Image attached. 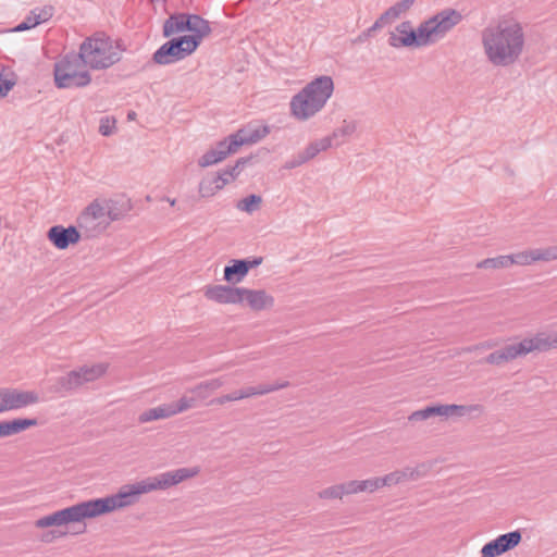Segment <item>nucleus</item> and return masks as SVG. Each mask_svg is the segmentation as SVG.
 Wrapping results in <instances>:
<instances>
[{
	"mask_svg": "<svg viewBox=\"0 0 557 557\" xmlns=\"http://www.w3.org/2000/svg\"><path fill=\"white\" fill-rule=\"evenodd\" d=\"M252 159H253V156L242 157L236 160L235 168H238L242 171L247 164H249L251 162Z\"/></svg>",
	"mask_w": 557,
	"mask_h": 557,
	"instance_id": "nucleus-52",
	"label": "nucleus"
},
{
	"mask_svg": "<svg viewBox=\"0 0 557 557\" xmlns=\"http://www.w3.org/2000/svg\"><path fill=\"white\" fill-rule=\"evenodd\" d=\"M482 44L493 65L508 66L520 58L524 46V34L518 23H499L482 32Z\"/></svg>",
	"mask_w": 557,
	"mask_h": 557,
	"instance_id": "nucleus-2",
	"label": "nucleus"
},
{
	"mask_svg": "<svg viewBox=\"0 0 557 557\" xmlns=\"http://www.w3.org/2000/svg\"><path fill=\"white\" fill-rule=\"evenodd\" d=\"M198 472V468H180L156 476H149L133 484H125L113 495L88 499L87 504L91 518L132 506L139 500L143 494L157 490H166L189 478H194Z\"/></svg>",
	"mask_w": 557,
	"mask_h": 557,
	"instance_id": "nucleus-1",
	"label": "nucleus"
},
{
	"mask_svg": "<svg viewBox=\"0 0 557 557\" xmlns=\"http://www.w3.org/2000/svg\"><path fill=\"white\" fill-rule=\"evenodd\" d=\"M42 541H45V542H48V541H49V539H48V534H47V535H45V536H42Z\"/></svg>",
	"mask_w": 557,
	"mask_h": 557,
	"instance_id": "nucleus-57",
	"label": "nucleus"
},
{
	"mask_svg": "<svg viewBox=\"0 0 557 557\" xmlns=\"http://www.w3.org/2000/svg\"><path fill=\"white\" fill-rule=\"evenodd\" d=\"M114 129H115V120H112V122L109 120V117H102L100 120L99 133L102 136L112 135Z\"/></svg>",
	"mask_w": 557,
	"mask_h": 557,
	"instance_id": "nucleus-42",
	"label": "nucleus"
},
{
	"mask_svg": "<svg viewBox=\"0 0 557 557\" xmlns=\"http://www.w3.org/2000/svg\"><path fill=\"white\" fill-rule=\"evenodd\" d=\"M211 176L218 186L221 185V189L231 181L230 176L227 175V173H225L224 169Z\"/></svg>",
	"mask_w": 557,
	"mask_h": 557,
	"instance_id": "nucleus-48",
	"label": "nucleus"
},
{
	"mask_svg": "<svg viewBox=\"0 0 557 557\" xmlns=\"http://www.w3.org/2000/svg\"><path fill=\"white\" fill-rule=\"evenodd\" d=\"M270 134V127L265 124L257 125L248 123L234 133L239 148L244 145L257 144Z\"/></svg>",
	"mask_w": 557,
	"mask_h": 557,
	"instance_id": "nucleus-23",
	"label": "nucleus"
},
{
	"mask_svg": "<svg viewBox=\"0 0 557 557\" xmlns=\"http://www.w3.org/2000/svg\"><path fill=\"white\" fill-rule=\"evenodd\" d=\"M83 235L77 226L61 224L52 225L47 231L48 240L60 250L67 249L70 246L78 244Z\"/></svg>",
	"mask_w": 557,
	"mask_h": 557,
	"instance_id": "nucleus-17",
	"label": "nucleus"
},
{
	"mask_svg": "<svg viewBox=\"0 0 557 557\" xmlns=\"http://www.w3.org/2000/svg\"><path fill=\"white\" fill-rule=\"evenodd\" d=\"M462 20V15L455 9H444L422 22L414 29L416 48L435 44L450 32Z\"/></svg>",
	"mask_w": 557,
	"mask_h": 557,
	"instance_id": "nucleus-4",
	"label": "nucleus"
},
{
	"mask_svg": "<svg viewBox=\"0 0 557 557\" xmlns=\"http://www.w3.org/2000/svg\"><path fill=\"white\" fill-rule=\"evenodd\" d=\"M221 189V185L218 186L211 175L203 177L199 183V195L202 198L211 197Z\"/></svg>",
	"mask_w": 557,
	"mask_h": 557,
	"instance_id": "nucleus-35",
	"label": "nucleus"
},
{
	"mask_svg": "<svg viewBox=\"0 0 557 557\" xmlns=\"http://www.w3.org/2000/svg\"><path fill=\"white\" fill-rule=\"evenodd\" d=\"M306 162L307 161L304 159V157L298 152L297 156H295L293 159L286 162L285 168L295 169L305 164Z\"/></svg>",
	"mask_w": 557,
	"mask_h": 557,
	"instance_id": "nucleus-50",
	"label": "nucleus"
},
{
	"mask_svg": "<svg viewBox=\"0 0 557 557\" xmlns=\"http://www.w3.org/2000/svg\"><path fill=\"white\" fill-rule=\"evenodd\" d=\"M79 51L85 60V65L94 70H103L112 66L121 60V53L113 50L112 40L104 34L86 38Z\"/></svg>",
	"mask_w": 557,
	"mask_h": 557,
	"instance_id": "nucleus-6",
	"label": "nucleus"
},
{
	"mask_svg": "<svg viewBox=\"0 0 557 557\" xmlns=\"http://www.w3.org/2000/svg\"><path fill=\"white\" fill-rule=\"evenodd\" d=\"M223 385L222 379H211L208 381L200 382L190 389V393L198 399L208 398L214 391Z\"/></svg>",
	"mask_w": 557,
	"mask_h": 557,
	"instance_id": "nucleus-30",
	"label": "nucleus"
},
{
	"mask_svg": "<svg viewBox=\"0 0 557 557\" xmlns=\"http://www.w3.org/2000/svg\"><path fill=\"white\" fill-rule=\"evenodd\" d=\"M103 207L106 216L110 219V223L122 219L132 210L131 200L124 196L107 200Z\"/></svg>",
	"mask_w": 557,
	"mask_h": 557,
	"instance_id": "nucleus-27",
	"label": "nucleus"
},
{
	"mask_svg": "<svg viewBox=\"0 0 557 557\" xmlns=\"http://www.w3.org/2000/svg\"><path fill=\"white\" fill-rule=\"evenodd\" d=\"M238 143L239 141H237L234 133L228 135L224 139L218 141L215 148L208 150L203 156H201L198 160V165L200 168H207L225 160L230 154L238 151Z\"/></svg>",
	"mask_w": 557,
	"mask_h": 557,
	"instance_id": "nucleus-15",
	"label": "nucleus"
},
{
	"mask_svg": "<svg viewBox=\"0 0 557 557\" xmlns=\"http://www.w3.org/2000/svg\"><path fill=\"white\" fill-rule=\"evenodd\" d=\"M344 495H350L361 492L360 490V481L352 480L345 483H342Z\"/></svg>",
	"mask_w": 557,
	"mask_h": 557,
	"instance_id": "nucleus-46",
	"label": "nucleus"
},
{
	"mask_svg": "<svg viewBox=\"0 0 557 557\" xmlns=\"http://www.w3.org/2000/svg\"><path fill=\"white\" fill-rule=\"evenodd\" d=\"M196 401H197V398L195 396H193V397H187V396L181 397L176 403L170 404L171 405L172 414L174 416L176 413L186 411V410L195 407L196 406Z\"/></svg>",
	"mask_w": 557,
	"mask_h": 557,
	"instance_id": "nucleus-36",
	"label": "nucleus"
},
{
	"mask_svg": "<svg viewBox=\"0 0 557 557\" xmlns=\"http://www.w3.org/2000/svg\"><path fill=\"white\" fill-rule=\"evenodd\" d=\"M462 20V15L455 9H444L422 22L414 29L416 48L435 44L450 32Z\"/></svg>",
	"mask_w": 557,
	"mask_h": 557,
	"instance_id": "nucleus-5",
	"label": "nucleus"
},
{
	"mask_svg": "<svg viewBox=\"0 0 557 557\" xmlns=\"http://www.w3.org/2000/svg\"><path fill=\"white\" fill-rule=\"evenodd\" d=\"M107 369L108 366L106 363H97L72 370L57 379L54 391L57 393L75 391L85 383L94 382L101 377L107 372Z\"/></svg>",
	"mask_w": 557,
	"mask_h": 557,
	"instance_id": "nucleus-10",
	"label": "nucleus"
},
{
	"mask_svg": "<svg viewBox=\"0 0 557 557\" xmlns=\"http://www.w3.org/2000/svg\"><path fill=\"white\" fill-rule=\"evenodd\" d=\"M76 223L82 235L90 239L99 236L108 228L110 219L106 216L103 205L95 199L77 216Z\"/></svg>",
	"mask_w": 557,
	"mask_h": 557,
	"instance_id": "nucleus-9",
	"label": "nucleus"
},
{
	"mask_svg": "<svg viewBox=\"0 0 557 557\" xmlns=\"http://www.w3.org/2000/svg\"><path fill=\"white\" fill-rule=\"evenodd\" d=\"M244 263H246V269L249 272L251 269L259 267L263 262L262 257H252L243 259Z\"/></svg>",
	"mask_w": 557,
	"mask_h": 557,
	"instance_id": "nucleus-51",
	"label": "nucleus"
},
{
	"mask_svg": "<svg viewBox=\"0 0 557 557\" xmlns=\"http://www.w3.org/2000/svg\"><path fill=\"white\" fill-rule=\"evenodd\" d=\"M476 412L478 414L483 412V406L475 405H446V404H433L429 405L420 410L413 411L408 420L411 422L428 420L433 417H463Z\"/></svg>",
	"mask_w": 557,
	"mask_h": 557,
	"instance_id": "nucleus-12",
	"label": "nucleus"
},
{
	"mask_svg": "<svg viewBox=\"0 0 557 557\" xmlns=\"http://www.w3.org/2000/svg\"><path fill=\"white\" fill-rule=\"evenodd\" d=\"M115 49V51L120 52V51H123L125 50V46H124V42L122 39H117L115 41V47H113V50Z\"/></svg>",
	"mask_w": 557,
	"mask_h": 557,
	"instance_id": "nucleus-55",
	"label": "nucleus"
},
{
	"mask_svg": "<svg viewBox=\"0 0 557 557\" xmlns=\"http://www.w3.org/2000/svg\"><path fill=\"white\" fill-rule=\"evenodd\" d=\"M135 116H136V113H135L134 111H131V112H128V114H127V119H128V120H133V119H135Z\"/></svg>",
	"mask_w": 557,
	"mask_h": 557,
	"instance_id": "nucleus-56",
	"label": "nucleus"
},
{
	"mask_svg": "<svg viewBox=\"0 0 557 557\" xmlns=\"http://www.w3.org/2000/svg\"><path fill=\"white\" fill-rule=\"evenodd\" d=\"M82 65H85V60L81 51L78 53H67L60 61L54 63L53 75L61 73L81 72L79 69Z\"/></svg>",
	"mask_w": 557,
	"mask_h": 557,
	"instance_id": "nucleus-28",
	"label": "nucleus"
},
{
	"mask_svg": "<svg viewBox=\"0 0 557 557\" xmlns=\"http://www.w3.org/2000/svg\"><path fill=\"white\" fill-rule=\"evenodd\" d=\"M224 170H225V173H227V175L230 176L231 180H235L239 175V173H240V169L235 168V164L234 165H228Z\"/></svg>",
	"mask_w": 557,
	"mask_h": 557,
	"instance_id": "nucleus-53",
	"label": "nucleus"
},
{
	"mask_svg": "<svg viewBox=\"0 0 557 557\" xmlns=\"http://www.w3.org/2000/svg\"><path fill=\"white\" fill-rule=\"evenodd\" d=\"M195 36H176L160 46L152 54V61L159 65L178 62L198 49Z\"/></svg>",
	"mask_w": 557,
	"mask_h": 557,
	"instance_id": "nucleus-8",
	"label": "nucleus"
},
{
	"mask_svg": "<svg viewBox=\"0 0 557 557\" xmlns=\"http://www.w3.org/2000/svg\"><path fill=\"white\" fill-rule=\"evenodd\" d=\"M522 541V533L520 530H515L505 534L498 535L496 539L487 542L481 548L482 557H498L515 547Z\"/></svg>",
	"mask_w": 557,
	"mask_h": 557,
	"instance_id": "nucleus-16",
	"label": "nucleus"
},
{
	"mask_svg": "<svg viewBox=\"0 0 557 557\" xmlns=\"http://www.w3.org/2000/svg\"><path fill=\"white\" fill-rule=\"evenodd\" d=\"M91 76L88 71L61 73L54 75V85L57 88H79L89 85Z\"/></svg>",
	"mask_w": 557,
	"mask_h": 557,
	"instance_id": "nucleus-24",
	"label": "nucleus"
},
{
	"mask_svg": "<svg viewBox=\"0 0 557 557\" xmlns=\"http://www.w3.org/2000/svg\"><path fill=\"white\" fill-rule=\"evenodd\" d=\"M38 424L36 418H15L0 421V438L18 434Z\"/></svg>",
	"mask_w": 557,
	"mask_h": 557,
	"instance_id": "nucleus-25",
	"label": "nucleus"
},
{
	"mask_svg": "<svg viewBox=\"0 0 557 557\" xmlns=\"http://www.w3.org/2000/svg\"><path fill=\"white\" fill-rule=\"evenodd\" d=\"M242 304L247 302L248 307L253 311L270 309L274 306V298L264 289H249L242 287Z\"/></svg>",
	"mask_w": 557,
	"mask_h": 557,
	"instance_id": "nucleus-21",
	"label": "nucleus"
},
{
	"mask_svg": "<svg viewBox=\"0 0 557 557\" xmlns=\"http://www.w3.org/2000/svg\"><path fill=\"white\" fill-rule=\"evenodd\" d=\"M39 25V21L35 18L32 12L24 18L23 22L17 24L12 30L13 32H25Z\"/></svg>",
	"mask_w": 557,
	"mask_h": 557,
	"instance_id": "nucleus-41",
	"label": "nucleus"
},
{
	"mask_svg": "<svg viewBox=\"0 0 557 557\" xmlns=\"http://www.w3.org/2000/svg\"><path fill=\"white\" fill-rule=\"evenodd\" d=\"M242 287L231 285H210L205 289V296L218 304H242Z\"/></svg>",
	"mask_w": 557,
	"mask_h": 557,
	"instance_id": "nucleus-19",
	"label": "nucleus"
},
{
	"mask_svg": "<svg viewBox=\"0 0 557 557\" xmlns=\"http://www.w3.org/2000/svg\"><path fill=\"white\" fill-rule=\"evenodd\" d=\"M521 356L522 352L519 343L509 344L488 354L481 362L500 366Z\"/></svg>",
	"mask_w": 557,
	"mask_h": 557,
	"instance_id": "nucleus-26",
	"label": "nucleus"
},
{
	"mask_svg": "<svg viewBox=\"0 0 557 557\" xmlns=\"http://www.w3.org/2000/svg\"><path fill=\"white\" fill-rule=\"evenodd\" d=\"M407 480V471H395L392 473L386 474L383 478H380L381 487L385 485H392L397 484L399 482H403Z\"/></svg>",
	"mask_w": 557,
	"mask_h": 557,
	"instance_id": "nucleus-39",
	"label": "nucleus"
},
{
	"mask_svg": "<svg viewBox=\"0 0 557 557\" xmlns=\"http://www.w3.org/2000/svg\"><path fill=\"white\" fill-rule=\"evenodd\" d=\"M39 401V395L35 391H22L11 387L0 388V413L21 409Z\"/></svg>",
	"mask_w": 557,
	"mask_h": 557,
	"instance_id": "nucleus-14",
	"label": "nucleus"
},
{
	"mask_svg": "<svg viewBox=\"0 0 557 557\" xmlns=\"http://www.w3.org/2000/svg\"><path fill=\"white\" fill-rule=\"evenodd\" d=\"M32 14L35 16L36 20L39 21V24H42L53 16L54 7L48 4L42 8H35L34 10H32Z\"/></svg>",
	"mask_w": 557,
	"mask_h": 557,
	"instance_id": "nucleus-38",
	"label": "nucleus"
},
{
	"mask_svg": "<svg viewBox=\"0 0 557 557\" xmlns=\"http://www.w3.org/2000/svg\"><path fill=\"white\" fill-rule=\"evenodd\" d=\"M381 487L380 478H372L368 480L360 481V490L361 492H374Z\"/></svg>",
	"mask_w": 557,
	"mask_h": 557,
	"instance_id": "nucleus-43",
	"label": "nucleus"
},
{
	"mask_svg": "<svg viewBox=\"0 0 557 557\" xmlns=\"http://www.w3.org/2000/svg\"><path fill=\"white\" fill-rule=\"evenodd\" d=\"M522 356L532 351H548L557 348V335L537 333L535 336L519 342Z\"/></svg>",
	"mask_w": 557,
	"mask_h": 557,
	"instance_id": "nucleus-20",
	"label": "nucleus"
},
{
	"mask_svg": "<svg viewBox=\"0 0 557 557\" xmlns=\"http://www.w3.org/2000/svg\"><path fill=\"white\" fill-rule=\"evenodd\" d=\"M248 271L246 269V263H244L243 259H232L227 265L224 268L223 278L232 285L240 283Z\"/></svg>",
	"mask_w": 557,
	"mask_h": 557,
	"instance_id": "nucleus-29",
	"label": "nucleus"
},
{
	"mask_svg": "<svg viewBox=\"0 0 557 557\" xmlns=\"http://www.w3.org/2000/svg\"><path fill=\"white\" fill-rule=\"evenodd\" d=\"M289 385L290 383L288 381H277L274 383L259 384L257 386H247L238 391H234L230 394L213 398L210 401V405H224L227 401H235L252 396L265 395L272 392H276L278 389L286 388Z\"/></svg>",
	"mask_w": 557,
	"mask_h": 557,
	"instance_id": "nucleus-13",
	"label": "nucleus"
},
{
	"mask_svg": "<svg viewBox=\"0 0 557 557\" xmlns=\"http://www.w3.org/2000/svg\"><path fill=\"white\" fill-rule=\"evenodd\" d=\"M332 146V137H323L311 141L302 151L299 153L308 162L312 160L321 151L327 150Z\"/></svg>",
	"mask_w": 557,
	"mask_h": 557,
	"instance_id": "nucleus-32",
	"label": "nucleus"
},
{
	"mask_svg": "<svg viewBox=\"0 0 557 557\" xmlns=\"http://www.w3.org/2000/svg\"><path fill=\"white\" fill-rule=\"evenodd\" d=\"M171 405L163 404L161 406L150 408L141 412L138 417L140 423H146L159 419H165L172 417Z\"/></svg>",
	"mask_w": 557,
	"mask_h": 557,
	"instance_id": "nucleus-31",
	"label": "nucleus"
},
{
	"mask_svg": "<svg viewBox=\"0 0 557 557\" xmlns=\"http://www.w3.org/2000/svg\"><path fill=\"white\" fill-rule=\"evenodd\" d=\"M403 471H407V479H411V480H414L418 478L419 475V472L417 469H413V468H406L404 469Z\"/></svg>",
	"mask_w": 557,
	"mask_h": 557,
	"instance_id": "nucleus-54",
	"label": "nucleus"
},
{
	"mask_svg": "<svg viewBox=\"0 0 557 557\" xmlns=\"http://www.w3.org/2000/svg\"><path fill=\"white\" fill-rule=\"evenodd\" d=\"M187 32L190 33L188 36L196 37V42L200 46L202 39L211 34L212 28L209 21L195 13L175 12L163 22L164 38Z\"/></svg>",
	"mask_w": 557,
	"mask_h": 557,
	"instance_id": "nucleus-7",
	"label": "nucleus"
},
{
	"mask_svg": "<svg viewBox=\"0 0 557 557\" xmlns=\"http://www.w3.org/2000/svg\"><path fill=\"white\" fill-rule=\"evenodd\" d=\"M382 27L380 26L379 23L374 22L373 25L371 27H369L368 29H366L364 32H362L358 38H357V41H366L367 39H369L376 30L381 29Z\"/></svg>",
	"mask_w": 557,
	"mask_h": 557,
	"instance_id": "nucleus-49",
	"label": "nucleus"
},
{
	"mask_svg": "<svg viewBox=\"0 0 557 557\" xmlns=\"http://www.w3.org/2000/svg\"><path fill=\"white\" fill-rule=\"evenodd\" d=\"M413 3L414 0H400L392 5L391 9L394 10L396 17H398L401 13L408 11Z\"/></svg>",
	"mask_w": 557,
	"mask_h": 557,
	"instance_id": "nucleus-44",
	"label": "nucleus"
},
{
	"mask_svg": "<svg viewBox=\"0 0 557 557\" xmlns=\"http://www.w3.org/2000/svg\"><path fill=\"white\" fill-rule=\"evenodd\" d=\"M555 259H557V247L530 249L508 256L509 267L512 264L527 265L535 261H550Z\"/></svg>",
	"mask_w": 557,
	"mask_h": 557,
	"instance_id": "nucleus-18",
	"label": "nucleus"
},
{
	"mask_svg": "<svg viewBox=\"0 0 557 557\" xmlns=\"http://www.w3.org/2000/svg\"><path fill=\"white\" fill-rule=\"evenodd\" d=\"M414 29L410 21H404L389 33L388 45L394 48H416Z\"/></svg>",
	"mask_w": 557,
	"mask_h": 557,
	"instance_id": "nucleus-22",
	"label": "nucleus"
},
{
	"mask_svg": "<svg viewBox=\"0 0 557 557\" xmlns=\"http://www.w3.org/2000/svg\"><path fill=\"white\" fill-rule=\"evenodd\" d=\"M14 85L15 81L4 78L3 74L0 72V98L8 96Z\"/></svg>",
	"mask_w": 557,
	"mask_h": 557,
	"instance_id": "nucleus-45",
	"label": "nucleus"
},
{
	"mask_svg": "<svg viewBox=\"0 0 557 557\" xmlns=\"http://www.w3.org/2000/svg\"><path fill=\"white\" fill-rule=\"evenodd\" d=\"M334 91L331 76L315 77L293 96L289 107L292 115L298 121H307L320 112Z\"/></svg>",
	"mask_w": 557,
	"mask_h": 557,
	"instance_id": "nucleus-3",
	"label": "nucleus"
},
{
	"mask_svg": "<svg viewBox=\"0 0 557 557\" xmlns=\"http://www.w3.org/2000/svg\"><path fill=\"white\" fill-rule=\"evenodd\" d=\"M396 15L394 10L391 9V7L380 15V17L375 21L380 24L381 27H383L386 24H389L392 21L396 20Z\"/></svg>",
	"mask_w": 557,
	"mask_h": 557,
	"instance_id": "nucleus-47",
	"label": "nucleus"
},
{
	"mask_svg": "<svg viewBox=\"0 0 557 557\" xmlns=\"http://www.w3.org/2000/svg\"><path fill=\"white\" fill-rule=\"evenodd\" d=\"M356 128H357V126H356L355 122H348L345 120L343 122V125L339 126L338 128L334 129L333 133L329 137H332V140L336 139L338 137H347V136H350L351 134H354Z\"/></svg>",
	"mask_w": 557,
	"mask_h": 557,
	"instance_id": "nucleus-37",
	"label": "nucleus"
},
{
	"mask_svg": "<svg viewBox=\"0 0 557 557\" xmlns=\"http://www.w3.org/2000/svg\"><path fill=\"white\" fill-rule=\"evenodd\" d=\"M479 269H504L509 268L508 256L487 258L476 263Z\"/></svg>",
	"mask_w": 557,
	"mask_h": 557,
	"instance_id": "nucleus-34",
	"label": "nucleus"
},
{
	"mask_svg": "<svg viewBox=\"0 0 557 557\" xmlns=\"http://www.w3.org/2000/svg\"><path fill=\"white\" fill-rule=\"evenodd\" d=\"M342 484L332 485L319 492V497L322 499L342 498L344 495Z\"/></svg>",
	"mask_w": 557,
	"mask_h": 557,
	"instance_id": "nucleus-40",
	"label": "nucleus"
},
{
	"mask_svg": "<svg viewBox=\"0 0 557 557\" xmlns=\"http://www.w3.org/2000/svg\"><path fill=\"white\" fill-rule=\"evenodd\" d=\"M86 519H92L87 500L44 516L36 520L35 525L36 528L45 529L49 527H61L67 525L70 523H78Z\"/></svg>",
	"mask_w": 557,
	"mask_h": 557,
	"instance_id": "nucleus-11",
	"label": "nucleus"
},
{
	"mask_svg": "<svg viewBox=\"0 0 557 557\" xmlns=\"http://www.w3.org/2000/svg\"><path fill=\"white\" fill-rule=\"evenodd\" d=\"M261 202H262L261 196L256 195V194H250L247 197L240 199L237 202L236 207L240 211L252 213L253 211L259 209Z\"/></svg>",
	"mask_w": 557,
	"mask_h": 557,
	"instance_id": "nucleus-33",
	"label": "nucleus"
}]
</instances>
